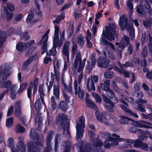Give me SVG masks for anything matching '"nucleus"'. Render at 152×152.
Returning <instances> with one entry per match:
<instances>
[{
    "label": "nucleus",
    "mask_w": 152,
    "mask_h": 152,
    "mask_svg": "<svg viewBox=\"0 0 152 152\" xmlns=\"http://www.w3.org/2000/svg\"><path fill=\"white\" fill-rule=\"evenodd\" d=\"M149 41L148 47L149 49L150 53L151 54L152 56V38L150 36V34H149Z\"/></svg>",
    "instance_id": "nucleus-52"
},
{
    "label": "nucleus",
    "mask_w": 152,
    "mask_h": 152,
    "mask_svg": "<svg viewBox=\"0 0 152 152\" xmlns=\"http://www.w3.org/2000/svg\"><path fill=\"white\" fill-rule=\"evenodd\" d=\"M64 143L65 144V148L64 151L63 152H69V151L71 149V144L69 141H67L66 142L64 141Z\"/></svg>",
    "instance_id": "nucleus-34"
},
{
    "label": "nucleus",
    "mask_w": 152,
    "mask_h": 152,
    "mask_svg": "<svg viewBox=\"0 0 152 152\" xmlns=\"http://www.w3.org/2000/svg\"><path fill=\"white\" fill-rule=\"evenodd\" d=\"M16 129L17 133H23L25 132V129L19 124L16 125Z\"/></svg>",
    "instance_id": "nucleus-38"
},
{
    "label": "nucleus",
    "mask_w": 152,
    "mask_h": 152,
    "mask_svg": "<svg viewBox=\"0 0 152 152\" xmlns=\"http://www.w3.org/2000/svg\"><path fill=\"white\" fill-rule=\"evenodd\" d=\"M83 75L81 72L78 78L75 79L74 81L73 88L74 93L75 95H78L79 97L83 99L84 95V91L80 88L81 83L82 81Z\"/></svg>",
    "instance_id": "nucleus-4"
},
{
    "label": "nucleus",
    "mask_w": 152,
    "mask_h": 152,
    "mask_svg": "<svg viewBox=\"0 0 152 152\" xmlns=\"http://www.w3.org/2000/svg\"><path fill=\"white\" fill-rule=\"evenodd\" d=\"M34 42V41L33 40H31L27 43L19 42L16 45V49L19 51H21L28 48Z\"/></svg>",
    "instance_id": "nucleus-14"
},
{
    "label": "nucleus",
    "mask_w": 152,
    "mask_h": 152,
    "mask_svg": "<svg viewBox=\"0 0 152 152\" xmlns=\"http://www.w3.org/2000/svg\"><path fill=\"white\" fill-rule=\"evenodd\" d=\"M33 83V84L34 89L33 91V95H34L36 93L37 90V86L38 84V82L37 80L35 79L33 82H31Z\"/></svg>",
    "instance_id": "nucleus-46"
},
{
    "label": "nucleus",
    "mask_w": 152,
    "mask_h": 152,
    "mask_svg": "<svg viewBox=\"0 0 152 152\" xmlns=\"http://www.w3.org/2000/svg\"><path fill=\"white\" fill-rule=\"evenodd\" d=\"M5 14L7 15V20L8 21H10L13 18V14L12 13H9L6 7H4L3 8Z\"/></svg>",
    "instance_id": "nucleus-30"
},
{
    "label": "nucleus",
    "mask_w": 152,
    "mask_h": 152,
    "mask_svg": "<svg viewBox=\"0 0 152 152\" xmlns=\"http://www.w3.org/2000/svg\"><path fill=\"white\" fill-rule=\"evenodd\" d=\"M105 31L103 30V31L102 34L104 35V36H105L106 38L109 40L111 41L112 40H114L115 39V37L110 32H108L107 34L105 36L104 34Z\"/></svg>",
    "instance_id": "nucleus-37"
},
{
    "label": "nucleus",
    "mask_w": 152,
    "mask_h": 152,
    "mask_svg": "<svg viewBox=\"0 0 152 152\" xmlns=\"http://www.w3.org/2000/svg\"><path fill=\"white\" fill-rule=\"evenodd\" d=\"M50 104L53 110H55L57 107V103L55 98L52 96L50 99Z\"/></svg>",
    "instance_id": "nucleus-36"
},
{
    "label": "nucleus",
    "mask_w": 152,
    "mask_h": 152,
    "mask_svg": "<svg viewBox=\"0 0 152 152\" xmlns=\"http://www.w3.org/2000/svg\"><path fill=\"white\" fill-rule=\"evenodd\" d=\"M62 82L65 90L67 92L72 93V89L71 85H69L68 86H66L63 79L62 80Z\"/></svg>",
    "instance_id": "nucleus-33"
},
{
    "label": "nucleus",
    "mask_w": 152,
    "mask_h": 152,
    "mask_svg": "<svg viewBox=\"0 0 152 152\" xmlns=\"http://www.w3.org/2000/svg\"><path fill=\"white\" fill-rule=\"evenodd\" d=\"M7 7L10 11H12L14 10V5L10 3H8L7 4Z\"/></svg>",
    "instance_id": "nucleus-64"
},
{
    "label": "nucleus",
    "mask_w": 152,
    "mask_h": 152,
    "mask_svg": "<svg viewBox=\"0 0 152 152\" xmlns=\"http://www.w3.org/2000/svg\"><path fill=\"white\" fill-rule=\"evenodd\" d=\"M18 149L21 152H24L26 150V147L23 143V139L22 137H18Z\"/></svg>",
    "instance_id": "nucleus-19"
},
{
    "label": "nucleus",
    "mask_w": 152,
    "mask_h": 152,
    "mask_svg": "<svg viewBox=\"0 0 152 152\" xmlns=\"http://www.w3.org/2000/svg\"><path fill=\"white\" fill-rule=\"evenodd\" d=\"M9 76L6 72L5 73L1 71L0 72V81H1L2 80H7V77Z\"/></svg>",
    "instance_id": "nucleus-41"
},
{
    "label": "nucleus",
    "mask_w": 152,
    "mask_h": 152,
    "mask_svg": "<svg viewBox=\"0 0 152 152\" xmlns=\"http://www.w3.org/2000/svg\"><path fill=\"white\" fill-rule=\"evenodd\" d=\"M140 148L145 151H148V145L145 143H142Z\"/></svg>",
    "instance_id": "nucleus-54"
},
{
    "label": "nucleus",
    "mask_w": 152,
    "mask_h": 152,
    "mask_svg": "<svg viewBox=\"0 0 152 152\" xmlns=\"http://www.w3.org/2000/svg\"><path fill=\"white\" fill-rule=\"evenodd\" d=\"M56 47H54V46L52 49L50 50L49 51H48L46 55L49 56H55L56 54Z\"/></svg>",
    "instance_id": "nucleus-40"
},
{
    "label": "nucleus",
    "mask_w": 152,
    "mask_h": 152,
    "mask_svg": "<svg viewBox=\"0 0 152 152\" xmlns=\"http://www.w3.org/2000/svg\"><path fill=\"white\" fill-rule=\"evenodd\" d=\"M126 142H127V144L123 146L122 148H127L129 147L130 146V143H133L134 147L140 148V146L141 145V144L142 143V142L140 140H136L135 141L126 140Z\"/></svg>",
    "instance_id": "nucleus-16"
},
{
    "label": "nucleus",
    "mask_w": 152,
    "mask_h": 152,
    "mask_svg": "<svg viewBox=\"0 0 152 152\" xmlns=\"http://www.w3.org/2000/svg\"><path fill=\"white\" fill-rule=\"evenodd\" d=\"M104 76L107 78H112L113 77V73L111 72H107L104 73Z\"/></svg>",
    "instance_id": "nucleus-53"
},
{
    "label": "nucleus",
    "mask_w": 152,
    "mask_h": 152,
    "mask_svg": "<svg viewBox=\"0 0 152 152\" xmlns=\"http://www.w3.org/2000/svg\"><path fill=\"white\" fill-rule=\"evenodd\" d=\"M36 130L34 129H32L31 130L30 135V138L32 139H37V135L36 132Z\"/></svg>",
    "instance_id": "nucleus-39"
},
{
    "label": "nucleus",
    "mask_w": 152,
    "mask_h": 152,
    "mask_svg": "<svg viewBox=\"0 0 152 152\" xmlns=\"http://www.w3.org/2000/svg\"><path fill=\"white\" fill-rule=\"evenodd\" d=\"M33 86V83L31 82L30 84V86L27 90V95L29 99L31 98V90Z\"/></svg>",
    "instance_id": "nucleus-48"
},
{
    "label": "nucleus",
    "mask_w": 152,
    "mask_h": 152,
    "mask_svg": "<svg viewBox=\"0 0 152 152\" xmlns=\"http://www.w3.org/2000/svg\"><path fill=\"white\" fill-rule=\"evenodd\" d=\"M53 134V132H50L48 134L46 140V147L44 148V152H50L51 151L50 143Z\"/></svg>",
    "instance_id": "nucleus-15"
},
{
    "label": "nucleus",
    "mask_w": 152,
    "mask_h": 152,
    "mask_svg": "<svg viewBox=\"0 0 152 152\" xmlns=\"http://www.w3.org/2000/svg\"><path fill=\"white\" fill-rule=\"evenodd\" d=\"M13 123V118L10 117L7 119L6 121V126L7 127H10L12 125Z\"/></svg>",
    "instance_id": "nucleus-42"
},
{
    "label": "nucleus",
    "mask_w": 152,
    "mask_h": 152,
    "mask_svg": "<svg viewBox=\"0 0 152 152\" xmlns=\"http://www.w3.org/2000/svg\"><path fill=\"white\" fill-rule=\"evenodd\" d=\"M102 10H99L96 15L95 18V23L93 24V26L92 28L93 31V34L95 35L97 31V26L99 24V21L98 20H99L102 16V13L103 12Z\"/></svg>",
    "instance_id": "nucleus-13"
},
{
    "label": "nucleus",
    "mask_w": 152,
    "mask_h": 152,
    "mask_svg": "<svg viewBox=\"0 0 152 152\" xmlns=\"http://www.w3.org/2000/svg\"><path fill=\"white\" fill-rule=\"evenodd\" d=\"M12 85V82L10 80L5 81L3 82L2 84L0 86L1 88H6L8 89Z\"/></svg>",
    "instance_id": "nucleus-32"
},
{
    "label": "nucleus",
    "mask_w": 152,
    "mask_h": 152,
    "mask_svg": "<svg viewBox=\"0 0 152 152\" xmlns=\"http://www.w3.org/2000/svg\"><path fill=\"white\" fill-rule=\"evenodd\" d=\"M40 98H39L35 102V107L37 110H39L41 108V103L44 104H45L43 97L41 96H40Z\"/></svg>",
    "instance_id": "nucleus-20"
},
{
    "label": "nucleus",
    "mask_w": 152,
    "mask_h": 152,
    "mask_svg": "<svg viewBox=\"0 0 152 152\" xmlns=\"http://www.w3.org/2000/svg\"><path fill=\"white\" fill-rule=\"evenodd\" d=\"M119 25L122 30L126 28L129 32L130 38L133 39L134 37V30L132 25H129L128 23V20L125 15L120 16Z\"/></svg>",
    "instance_id": "nucleus-3"
},
{
    "label": "nucleus",
    "mask_w": 152,
    "mask_h": 152,
    "mask_svg": "<svg viewBox=\"0 0 152 152\" xmlns=\"http://www.w3.org/2000/svg\"><path fill=\"white\" fill-rule=\"evenodd\" d=\"M110 61L108 59L100 57L98 59L97 64L98 66L105 68L107 70H111L113 68L112 65L109 64Z\"/></svg>",
    "instance_id": "nucleus-8"
},
{
    "label": "nucleus",
    "mask_w": 152,
    "mask_h": 152,
    "mask_svg": "<svg viewBox=\"0 0 152 152\" xmlns=\"http://www.w3.org/2000/svg\"><path fill=\"white\" fill-rule=\"evenodd\" d=\"M73 43V46L72 48V53L74 55L75 54V52L77 50V45L76 43H74L73 42H72Z\"/></svg>",
    "instance_id": "nucleus-61"
},
{
    "label": "nucleus",
    "mask_w": 152,
    "mask_h": 152,
    "mask_svg": "<svg viewBox=\"0 0 152 152\" xmlns=\"http://www.w3.org/2000/svg\"><path fill=\"white\" fill-rule=\"evenodd\" d=\"M137 11L140 16H142L143 15V8L141 4L137 8Z\"/></svg>",
    "instance_id": "nucleus-47"
},
{
    "label": "nucleus",
    "mask_w": 152,
    "mask_h": 152,
    "mask_svg": "<svg viewBox=\"0 0 152 152\" xmlns=\"http://www.w3.org/2000/svg\"><path fill=\"white\" fill-rule=\"evenodd\" d=\"M92 96L96 99V102L98 103H100L102 101V100L100 97L97 94L92 92Z\"/></svg>",
    "instance_id": "nucleus-49"
},
{
    "label": "nucleus",
    "mask_w": 152,
    "mask_h": 152,
    "mask_svg": "<svg viewBox=\"0 0 152 152\" xmlns=\"http://www.w3.org/2000/svg\"><path fill=\"white\" fill-rule=\"evenodd\" d=\"M109 28L112 31L113 33L114 34L115 36L116 37L117 32L114 30L116 29V27L115 24L111 23L109 25Z\"/></svg>",
    "instance_id": "nucleus-51"
},
{
    "label": "nucleus",
    "mask_w": 152,
    "mask_h": 152,
    "mask_svg": "<svg viewBox=\"0 0 152 152\" xmlns=\"http://www.w3.org/2000/svg\"><path fill=\"white\" fill-rule=\"evenodd\" d=\"M129 37L126 36L124 35L123 38L121 39V44L118 46L119 48L118 47L117 48V51H121L125 47V44H129Z\"/></svg>",
    "instance_id": "nucleus-17"
},
{
    "label": "nucleus",
    "mask_w": 152,
    "mask_h": 152,
    "mask_svg": "<svg viewBox=\"0 0 152 152\" xmlns=\"http://www.w3.org/2000/svg\"><path fill=\"white\" fill-rule=\"evenodd\" d=\"M87 64L86 66V72L88 73H89L91 70V68L90 65V62L88 61H87Z\"/></svg>",
    "instance_id": "nucleus-59"
},
{
    "label": "nucleus",
    "mask_w": 152,
    "mask_h": 152,
    "mask_svg": "<svg viewBox=\"0 0 152 152\" xmlns=\"http://www.w3.org/2000/svg\"><path fill=\"white\" fill-rule=\"evenodd\" d=\"M39 92L40 94L41 95L40 96L43 97L42 95H44V89L43 88V85H41L39 86Z\"/></svg>",
    "instance_id": "nucleus-63"
},
{
    "label": "nucleus",
    "mask_w": 152,
    "mask_h": 152,
    "mask_svg": "<svg viewBox=\"0 0 152 152\" xmlns=\"http://www.w3.org/2000/svg\"><path fill=\"white\" fill-rule=\"evenodd\" d=\"M87 88L88 91L89 92L95 90L94 83L92 80H90L89 78L87 79Z\"/></svg>",
    "instance_id": "nucleus-22"
},
{
    "label": "nucleus",
    "mask_w": 152,
    "mask_h": 152,
    "mask_svg": "<svg viewBox=\"0 0 152 152\" xmlns=\"http://www.w3.org/2000/svg\"><path fill=\"white\" fill-rule=\"evenodd\" d=\"M134 106L136 110L142 112H145V110L143 105L138 103L137 102H135Z\"/></svg>",
    "instance_id": "nucleus-28"
},
{
    "label": "nucleus",
    "mask_w": 152,
    "mask_h": 152,
    "mask_svg": "<svg viewBox=\"0 0 152 152\" xmlns=\"http://www.w3.org/2000/svg\"><path fill=\"white\" fill-rule=\"evenodd\" d=\"M34 18V15L33 12L31 11L28 13V17L26 19V21L27 22H29L31 20Z\"/></svg>",
    "instance_id": "nucleus-56"
},
{
    "label": "nucleus",
    "mask_w": 152,
    "mask_h": 152,
    "mask_svg": "<svg viewBox=\"0 0 152 152\" xmlns=\"http://www.w3.org/2000/svg\"><path fill=\"white\" fill-rule=\"evenodd\" d=\"M102 136L106 138V140L104 142V145L105 148H109L112 145H117L118 142H121L124 140V139L122 138H119L120 137L118 135L115 134H113V136L115 138H112L111 137V134L107 132H102Z\"/></svg>",
    "instance_id": "nucleus-2"
},
{
    "label": "nucleus",
    "mask_w": 152,
    "mask_h": 152,
    "mask_svg": "<svg viewBox=\"0 0 152 152\" xmlns=\"http://www.w3.org/2000/svg\"><path fill=\"white\" fill-rule=\"evenodd\" d=\"M95 54H93L92 55V57L91 58V64L92 66H94L96 63V60L95 57Z\"/></svg>",
    "instance_id": "nucleus-55"
},
{
    "label": "nucleus",
    "mask_w": 152,
    "mask_h": 152,
    "mask_svg": "<svg viewBox=\"0 0 152 152\" xmlns=\"http://www.w3.org/2000/svg\"><path fill=\"white\" fill-rule=\"evenodd\" d=\"M80 53L81 52L80 50H77L76 53H75V60L73 66L74 68L75 69H76L77 68L78 65L79 64L78 69V72H81L83 69L86 61L85 58L83 59V61H81Z\"/></svg>",
    "instance_id": "nucleus-7"
},
{
    "label": "nucleus",
    "mask_w": 152,
    "mask_h": 152,
    "mask_svg": "<svg viewBox=\"0 0 152 152\" xmlns=\"http://www.w3.org/2000/svg\"><path fill=\"white\" fill-rule=\"evenodd\" d=\"M95 115L97 119L101 123H104L105 124H107L108 122L107 121L110 119V115L109 114H106L105 113H104V119L103 118L102 116L103 114H101L99 111H96L95 112Z\"/></svg>",
    "instance_id": "nucleus-11"
},
{
    "label": "nucleus",
    "mask_w": 152,
    "mask_h": 152,
    "mask_svg": "<svg viewBox=\"0 0 152 152\" xmlns=\"http://www.w3.org/2000/svg\"><path fill=\"white\" fill-rule=\"evenodd\" d=\"M102 96L103 100L105 102L110 104L112 107H115V105L112 102L110 99L108 98L104 94L102 95Z\"/></svg>",
    "instance_id": "nucleus-35"
},
{
    "label": "nucleus",
    "mask_w": 152,
    "mask_h": 152,
    "mask_svg": "<svg viewBox=\"0 0 152 152\" xmlns=\"http://www.w3.org/2000/svg\"><path fill=\"white\" fill-rule=\"evenodd\" d=\"M76 42L80 46H83L84 45L85 42V38L82 34H80L77 36Z\"/></svg>",
    "instance_id": "nucleus-25"
},
{
    "label": "nucleus",
    "mask_w": 152,
    "mask_h": 152,
    "mask_svg": "<svg viewBox=\"0 0 152 152\" xmlns=\"http://www.w3.org/2000/svg\"><path fill=\"white\" fill-rule=\"evenodd\" d=\"M7 145L8 147L10 148L11 151L12 149L14 150H16L18 149V146H17L15 148L14 145V139L12 137H10L8 139L7 141Z\"/></svg>",
    "instance_id": "nucleus-23"
},
{
    "label": "nucleus",
    "mask_w": 152,
    "mask_h": 152,
    "mask_svg": "<svg viewBox=\"0 0 152 152\" xmlns=\"http://www.w3.org/2000/svg\"><path fill=\"white\" fill-rule=\"evenodd\" d=\"M106 49L112 53H114L115 50L114 45L112 43L109 42L106 45Z\"/></svg>",
    "instance_id": "nucleus-31"
},
{
    "label": "nucleus",
    "mask_w": 152,
    "mask_h": 152,
    "mask_svg": "<svg viewBox=\"0 0 152 152\" xmlns=\"http://www.w3.org/2000/svg\"><path fill=\"white\" fill-rule=\"evenodd\" d=\"M147 48L146 47H144L142 53V55L144 58H145L147 56Z\"/></svg>",
    "instance_id": "nucleus-57"
},
{
    "label": "nucleus",
    "mask_w": 152,
    "mask_h": 152,
    "mask_svg": "<svg viewBox=\"0 0 152 152\" xmlns=\"http://www.w3.org/2000/svg\"><path fill=\"white\" fill-rule=\"evenodd\" d=\"M145 5L146 8L148 10L149 12V19L147 21H143V24L144 25L146 26L147 28L149 27L151 25H152V12H151V7L150 5L148 3V1H145Z\"/></svg>",
    "instance_id": "nucleus-12"
},
{
    "label": "nucleus",
    "mask_w": 152,
    "mask_h": 152,
    "mask_svg": "<svg viewBox=\"0 0 152 152\" xmlns=\"http://www.w3.org/2000/svg\"><path fill=\"white\" fill-rule=\"evenodd\" d=\"M85 126V120L83 117L78 118L77 121L76 128L77 134L76 140L79 141L82 139L83 137L84 128Z\"/></svg>",
    "instance_id": "nucleus-5"
},
{
    "label": "nucleus",
    "mask_w": 152,
    "mask_h": 152,
    "mask_svg": "<svg viewBox=\"0 0 152 152\" xmlns=\"http://www.w3.org/2000/svg\"><path fill=\"white\" fill-rule=\"evenodd\" d=\"M68 103L64 101H61L59 105V108L63 111L66 112L69 108Z\"/></svg>",
    "instance_id": "nucleus-27"
},
{
    "label": "nucleus",
    "mask_w": 152,
    "mask_h": 152,
    "mask_svg": "<svg viewBox=\"0 0 152 152\" xmlns=\"http://www.w3.org/2000/svg\"><path fill=\"white\" fill-rule=\"evenodd\" d=\"M64 17V14L62 13L61 15L58 16L57 17L56 19L53 21V23H58L61 20L63 19Z\"/></svg>",
    "instance_id": "nucleus-44"
},
{
    "label": "nucleus",
    "mask_w": 152,
    "mask_h": 152,
    "mask_svg": "<svg viewBox=\"0 0 152 152\" xmlns=\"http://www.w3.org/2000/svg\"><path fill=\"white\" fill-rule=\"evenodd\" d=\"M63 94L64 99L68 103H69L70 97L67 94L65 93H63Z\"/></svg>",
    "instance_id": "nucleus-62"
},
{
    "label": "nucleus",
    "mask_w": 152,
    "mask_h": 152,
    "mask_svg": "<svg viewBox=\"0 0 152 152\" xmlns=\"http://www.w3.org/2000/svg\"><path fill=\"white\" fill-rule=\"evenodd\" d=\"M105 94L107 96L110 98H113L115 96L113 92L109 88L106 91Z\"/></svg>",
    "instance_id": "nucleus-43"
},
{
    "label": "nucleus",
    "mask_w": 152,
    "mask_h": 152,
    "mask_svg": "<svg viewBox=\"0 0 152 152\" xmlns=\"http://www.w3.org/2000/svg\"><path fill=\"white\" fill-rule=\"evenodd\" d=\"M38 144L32 142H29L28 145V152H36L37 151V148L39 146H43L44 142V139L43 138L40 140Z\"/></svg>",
    "instance_id": "nucleus-10"
},
{
    "label": "nucleus",
    "mask_w": 152,
    "mask_h": 152,
    "mask_svg": "<svg viewBox=\"0 0 152 152\" xmlns=\"http://www.w3.org/2000/svg\"><path fill=\"white\" fill-rule=\"evenodd\" d=\"M132 124L135 126L146 129H152V124L144 121H140L139 122L133 120Z\"/></svg>",
    "instance_id": "nucleus-9"
},
{
    "label": "nucleus",
    "mask_w": 152,
    "mask_h": 152,
    "mask_svg": "<svg viewBox=\"0 0 152 152\" xmlns=\"http://www.w3.org/2000/svg\"><path fill=\"white\" fill-rule=\"evenodd\" d=\"M70 43L69 42L66 41L65 42L62 50V53L67 58L68 61H69V47Z\"/></svg>",
    "instance_id": "nucleus-18"
},
{
    "label": "nucleus",
    "mask_w": 152,
    "mask_h": 152,
    "mask_svg": "<svg viewBox=\"0 0 152 152\" xmlns=\"http://www.w3.org/2000/svg\"><path fill=\"white\" fill-rule=\"evenodd\" d=\"M23 18V15L21 14H19L15 16V20L16 22L20 21Z\"/></svg>",
    "instance_id": "nucleus-58"
},
{
    "label": "nucleus",
    "mask_w": 152,
    "mask_h": 152,
    "mask_svg": "<svg viewBox=\"0 0 152 152\" xmlns=\"http://www.w3.org/2000/svg\"><path fill=\"white\" fill-rule=\"evenodd\" d=\"M120 118V119L119 121L120 123L121 124H126L128 123L130 121H131L132 122L133 121V120L124 116H122Z\"/></svg>",
    "instance_id": "nucleus-29"
},
{
    "label": "nucleus",
    "mask_w": 152,
    "mask_h": 152,
    "mask_svg": "<svg viewBox=\"0 0 152 152\" xmlns=\"http://www.w3.org/2000/svg\"><path fill=\"white\" fill-rule=\"evenodd\" d=\"M54 75L56 80L58 81L59 80V74L58 72L59 69H57L55 64H54Z\"/></svg>",
    "instance_id": "nucleus-45"
},
{
    "label": "nucleus",
    "mask_w": 152,
    "mask_h": 152,
    "mask_svg": "<svg viewBox=\"0 0 152 152\" xmlns=\"http://www.w3.org/2000/svg\"><path fill=\"white\" fill-rule=\"evenodd\" d=\"M53 94L55 96L57 99L59 98L60 90L59 86L58 84L55 85L53 87Z\"/></svg>",
    "instance_id": "nucleus-26"
},
{
    "label": "nucleus",
    "mask_w": 152,
    "mask_h": 152,
    "mask_svg": "<svg viewBox=\"0 0 152 152\" xmlns=\"http://www.w3.org/2000/svg\"><path fill=\"white\" fill-rule=\"evenodd\" d=\"M132 1V0H128L127 3V5L128 7L131 10L133 9Z\"/></svg>",
    "instance_id": "nucleus-60"
},
{
    "label": "nucleus",
    "mask_w": 152,
    "mask_h": 152,
    "mask_svg": "<svg viewBox=\"0 0 152 152\" xmlns=\"http://www.w3.org/2000/svg\"><path fill=\"white\" fill-rule=\"evenodd\" d=\"M37 55L36 54L34 56L30 57L25 62H24L23 64V68L24 69H25L28 66L29 64L32 61L34 58L35 59L37 58Z\"/></svg>",
    "instance_id": "nucleus-24"
},
{
    "label": "nucleus",
    "mask_w": 152,
    "mask_h": 152,
    "mask_svg": "<svg viewBox=\"0 0 152 152\" xmlns=\"http://www.w3.org/2000/svg\"><path fill=\"white\" fill-rule=\"evenodd\" d=\"M15 114L17 116H19L21 113V107L20 102V101L16 102L15 104Z\"/></svg>",
    "instance_id": "nucleus-21"
},
{
    "label": "nucleus",
    "mask_w": 152,
    "mask_h": 152,
    "mask_svg": "<svg viewBox=\"0 0 152 152\" xmlns=\"http://www.w3.org/2000/svg\"><path fill=\"white\" fill-rule=\"evenodd\" d=\"M58 34H54L53 40V45L54 47H56L58 46Z\"/></svg>",
    "instance_id": "nucleus-50"
},
{
    "label": "nucleus",
    "mask_w": 152,
    "mask_h": 152,
    "mask_svg": "<svg viewBox=\"0 0 152 152\" xmlns=\"http://www.w3.org/2000/svg\"><path fill=\"white\" fill-rule=\"evenodd\" d=\"M89 135L91 141H94V144L93 145L91 148L86 147H77V149L79 152H104L100 149V147L102 146V143L100 140H95L94 138V133L91 131H89ZM94 143V142H93Z\"/></svg>",
    "instance_id": "nucleus-1"
},
{
    "label": "nucleus",
    "mask_w": 152,
    "mask_h": 152,
    "mask_svg": "<svg viewBox=\"0 0 152 152\" xmlns=\"http://www.w3.org/2000/svg\"><path fill=\"white\" fill-rule=\"evenodd\" d=\"M67 120L66 115L61 114L59 115L56 118V121L60 124L61 127L64 129V134L67 136H69V131L68 129V124L66 122Z\"/></svg>",
    "instance_id": "nucleus-6"
}]
</instances>
